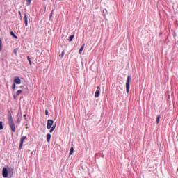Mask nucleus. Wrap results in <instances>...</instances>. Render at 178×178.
I'll return each mask as SVG.
<instances>
[{
	"label": "nucleus",
	"mask_w": 178,
	"mask_h": 178,
	"mask_svg": "<svg viewBox=\"0 0 178 178\" xmlns=\"http://www.w3.org/2000/svg\"><path fill=\"white\" fill-rule=\"evenodd\" d=\"M130 80H131V76L129 75L127 76V81H126V90L127 94H129V92L130 91Z\"/></svg>",
	"instance_id": "f03ea898"
},
{
	"label": "nucleus",
	"mask_w": 178,
	"mask_h": 178,
	"mask_svg": "<svg viewBox=\"0 0 178 178\" xmlns=\"http://www.w3.org/2000/svg\"><path fill=\"white\" fill-rule=\"evenodd\" d=\"M74 152V148L71 147L70 150V155H72Z\"/></svg>",
	"instance_id": "9d476101"
},
{
	"label": "nucleus",
	"mask_w": 178,
	"mask_h": 178,
	"mask_svg": "<svg viewBox=\"0 0 178 178\" xmlns=\"http://www.w3.org/2000/svg\"><path fill=\"white\" fill-rule=\"evenodd\" d=\"M52 124H54V120H48L47 121V129H49L51 127H52Z\"/></svg>",
	"instance_id": "39448f33"
},
{
	"label": "nucleus",
	"mask_w": 178,
	"mask_h": 178,
	"mask_svg": "<svg viewBox=\"0 0 178 178\" xmlns=\"http://www.w3.org/2000/svg\"><path fill=\"white\" fill-rule=\"evenodd\" d=\"M54 13V10L53 11H51V15H50V17H49V19H51V17H52V14Z\"/></svg>",
	"instance_id": "4be33fe9"
},
{
	"label": "nucleus",
	"mask_w": 178,
	"mask_h": 178,
	"mask_svg": "<svg viewBox=\"0 0 178 178\" xmlns=\"http://www.w3.org/2000/svg\"><path fill=\"white\" fill-rule=\"evenodd\" d=\"M8 122H9V125L12 131L13 132L16 131V127L15 126V122L13 121V118H12L11 114L8 115Z\"/></svg>",
	"instance_id": "f257e3e1"
},
{
	"label": "nucleus",
	"mask_w": 178,
	"mask_h": 178,
	"mask_svg": "<svg viewBox=\"0 0 178 178\" xmlns=\"http://www.w3.org/2000/svg\"><path fill=\"white\" fill-rule=\"evenodd\" d=\"M45 115H48V110H45Z\"/></svg>",
	"instance_id": "b1692460"
},
{
	"label": "nucleus",
	"mask_w": 178,
	"mask_h": 178,
	"mask_svg": "<svg viewBox=\"0 0 178 178\" xmlns=\"http://www.w3.org/2000/svg\"><path fill=\"white\" fill-rule=\"evenodd\" d=\"M14 83H15V84H20V83H22L20 78L19 77H15L14 79Z\"/></svg>",
	"instance_id": "423d86ee"
},
{
	"label": "nucleus",
	"mask_w": 178,
	"mask_h": 178,
	"mask_svg": "<svg viewBox=\"0 0 178 178\" xmlns=\"http://www.w3.org/2000/svg\"><path fill=\"white\" fill-rule=\"evenodd\" d=\"M100 94H101V92L99 90H96V92L95 93V98H98V97H99Z\"/></svg>",
	"instance_id": "6e6552de"
},
{
	"label": "nucleus",
	"mask_w": 178,
	"mask_h": 178,
	"mask_svg": "<svg viewBox=\"0 0 178 178\" xmlns=\"http://www.w3.org/2000/svg\"><path fill=\"white\" fill-rule=\"evenodd\" d=\"M26 138H27V136H22L21 138L19 149H22V147H23V143H24V140H26Z\"/></svg>",
	"instance_id": "20e7f679"
},
{
	"label": "nucleus",
	"mask_w": 178,
	"mask_h": 178,
	"mask_svg": "<svg viewBox=\"0 0 178 178\" xmlns=\"http://www.w3.org/2000/svg\"><path fill=\"white\" fill-rule=\"evenodd\" d=\"M24 120H26V115H24Z\"/></svg>",
	"instance_id": "cd10ccee"
},
{
	"label": "nucleus",
	"mask_w": 178,
	"mask_h": 178,
	"mask_svg": "<svg viewBox=\"0 0 178 178\" xmlns=\"http://www.w3.org/2000/svg\"><path fill=\"white\" fill-rule=\"evenodd\" d=\"M12 170H13L10 169V168H8H8H3V177H4V178L8 177V175L9 172H11Z\"/></svg>",
	"instance_id": "7ed1b4c3"
},
{
	"label": "nucleus",
	"mask_w": 178,
	"mask_h": 178,
	"mask_svg": "<svg viewBox=\"0 0 178 178\" xmlns=\"http://www.w3.org/2000/svg\"><path fill=\"white\" fill-rule=\"evenodd\" d=\"M73 38H74V35H72L70 37V42H72L73 41Z\"/></svg>",
	"instance_id": "f8f14e48"
},
{
	"label": "nucleus",
	"mask_w": 178,
	"mask_h": 178,
	"mask_svg": "<svg viewBox=\"0 0 178 178\" xmlns=\"http://www.w3.org/2000/svg\"><path fill=\"white\" fill-rule=\"evenodd\" d=\"M47 143H49V141H51V134H47Z\"/></svg>",
	"instance_id": "1a4fd4ad"
},
{
	"label": "nucleus",
	"mask_w": 178,
	"mask_h": 178,
	"mask_svg": "<svg viewBox=\"0 0 178 178\" xmlns=\"http://www.w3.org/2000/svg\"><path fill=\"white\" fill-rule=\"evenodd\" d=\"M27 5H31V0H26Z\"/></svg>",
	"instance_id": "6ab92c4d"
},
{
	"label": "nucleus",
	"mask_w": 178,
	"mask_h": 178,
	"mask_svg": "<svg viewBox=\"0 0 178 178\" xmlns=\"http://www.w3.org/2000/svg\"><path fill=\"white\" fill-rule=\"evenodd\" d=\"M20 94H22V90H18V91H17V97L18 96V95H20Z\"/></svg>",
	"instance_id": "a211bd4d"
},
{
	"label": "nucleus",
	"mask_w": 178,
	"mask_h": 178,
	"mask_svg": "<svg viewBox=\"0 0 178 178\" xmlns=\"http://www.w3.org/2000/svg\"><path fill=\"white\" fill-rule=\"evenodd\" d=\"M2 51V40L0 38V52Z\"/></svg>",
	"instance_id": "dca6fc26"
},
{
	"label": "nucleus",
	"mask_w": 178,
	"mask_h": 178,
	"mask_svg": "<svg viewBox=\"0 0 178 178\" xmlns=\"http://www.w3.org/2000/svg\"><path fill=\"white\" fill-rule=\"evenodd\" d=\"M64 56H65V51H63L61 53V59L62 58H63Z\"/></svg>",
	"instance_id": "aec40b11"
},
{
	"label": "nucleus",
	"mask_w": 178,
	"mask_h": 178,
	"mask_svg": "<svg viewBox=\"0 0 178 178\" xmlns=\"http://www.w3.org/2000/svg\"><path fill=\"white\" fill-rule=\"evenodd\" d=\"M3 124H2V122L0 121V130H3Z\"/></svg>",
	"instance_id": "4468645a"
},
{
	"label": "nucleus",
	"mask_w": 178,
	"mask_h": 178,
	"mask_svg": "<svg viewBox=\"0 0 178 178\" xmlns=\"http://www.w3.org/2000/svg\"><path fill=\"white\" fill-rule=\"evenodd\" d=\"M19 15H22V13L20 11L18 12Z\"/></svg>",
	"instance_id": "bb28decb"
},
{
	"label": "nucleus",
	"mask_w": 178,
	"mask_h": 178,
	"mask_svg": "<svg viewBox=\"0 0 178 178\" xmlns=\"http://www.w3.org/2000/svg\"><path fill=\"white\" fill-rule=\"evenodd\" d=\"M27 60L29 62L30 65L31 66V65H32L31 60H30V57L29 56L27 57Z\"/></svg>",
	"instance_id": "f3484780"
},
{
	"label": "nucleus",
	"mask_w": 178,
	"mask_h": 178,
	"mask_svg": "<svg viewBox=\"0 0 178 178\" xmlns=\"http://www.w3.org/2000/svg\"><path fill=\"white\" fill-rule=\"evenodd\" d=\"M159 120H161V115H158L156 118V123L158 124V123H159Z\"/></svg>",
	"instance_id": "ddd939ff"
},
{
	"label": "nucleus",
	"mask_w": 178,
	"mask_h": 178,
	"mask_svg": "<svg viewBox=\"0 0 178 178\" xmlns=\"http://www.w3.org/2000/svg\"><path fill=\"white\" fill-rule=\"evenodd\" d=\"M15 54H17V51H16V50H15Z\"/></svg>",
	"instance_id": "c756f323"
},
{
	"label": "nucleus",
	"mask_w": 178,
	"mask_h": 178,
	"mask_svg": "<svg viewBox=\"0 0 178 178\" xmlns=\"http://www.w3.org/2000/svg\"><path fill=\"white\" fill-rule=\"evenodd\" d=\"M24 20H25V26L27 27V26H29V20H28L26 14L24 15Z\"/></svg>",
	"instance_id": "0eeeda50"
},
{
	"label": "nucleus",
	"mask_w": 178,
	"mask_h": 178,
	"mask_svg": "<svg viewBox=\"0 0 178 178\" xmlns=\"http://www.w3.org/2000/svg\"><path fill=\"white\" fill-rule=\"evenodd\" d=\"M83 49H84V44L82 45V47H81V49L79 51V54H81V52H83Z\"/></svg>",
	"instance_id": "9b49d317"
},
{
	"label": "nucleus",
	"mask_w": 178,
	"mask_h": 178,
	"mask_svg": "<svg viewBox=\"0 0 178 178\" xmlns=\"http://www.w3.org/2000/svg\"><path fill=\"white\" fill-rule=\"evenodd\" d=\"M17 97V95H14V99H16Z\"/></svg>",
	"instance_id": "a878e982"
},
{
	"label": "nucleus",
	"mask_w": 178,
	"mask_h": 178,
	"mask_svg": "<svg viewBox=\"0 0 178 178\" xmlns=\"http://www.w3.org/2000/svg\"><path fill=\"white\" fill-rule=\"evenodd\" d=\"M55 127H56V124L54 125V126L51 127V129L55 130Z\"/></svg>",
	"instance_id": "5701e85b"
},
{
	"label": "nucleus",
	"mask_w": 178,
	"mask_h": 178,
	"mask_svg": "<svg viewBox=\"0 0 178 178\" xmlns=\"http://www.w3.org/2000/svg\"><path fill=\"white\" fill-rule=\"evenodd\" d=\"M17 122H18V123H20V121H19V120H17Z\"/></svg>",
	"instance_id": "c85d7f7f"
},
{
	"label": "nucleus",
	"mask_w": 178,
	"mask_h": 178,
	"mask_svg": "<svg viewBox=\"0 0 178 178\" xmlns=\"http://www.w3.org/2000/svg\"><path fill=\"white\" fill-rule=\"evenodd\" d=\"M97 89H99V86H97Z\"/></svg>",
	"instance_id": "7c9ffc66"
},
{
	"label": "nucleus",
	"mask_w": 178,
	"mask_h": 178,
	"mask_svg": "<svg viewBox=\"0 0 178 178\" xmlns=\"http://www.w3.org/2000/svg\"><path fill=\"white\" fill-rule=\"evenodd\" d=\"M54 131V129L52 128L50 129V133H52Z\"/></svg>",
	"instance_id": "393cba45"
},
{
	"label": "nucleus",
	"mask_w": 178,
	"mask_h": 178,
	"mask_svg": "<svg viewBox=\"0 0 178 178\" xmlns=\"http://www.w3.org/2000/svg\"><path fill=\"white\" fill-rule=\"evenodd\" d=\"M10 35L14 37V38H17V36H16V35H15V33H13V32H10Z\"/></svg>",
	"instance_id": "2eb2a0df"
},
{
	"label": "nucleus",
	"mask_w": 178,
	"mask_h": 178,
	"mask_svg": "<svg viewBox=\"0 0 178 178\" xmlns=\"http://www.w3.org/2000/svg\"><path fill=\"white\" fill-rule=\"evenodd\" d=\"M16 88V83H13V90H15Z\"/></svg>",
	"instance_id": "412c9836"
}]
</instances>
